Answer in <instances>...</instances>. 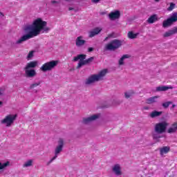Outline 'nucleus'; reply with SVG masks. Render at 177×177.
I'll list each match as a JSON object with an SVG mask.
<instances>
[{"instance_id":"f257e3e1","label":"nucleus","mask_w":177,"mask_h":177,"mask_svg":"<svg viewBox=\"0 0 177 177\" xmlns=\"http://www.w3.org/2000/svg\"><path fill=\"white\" fill-rule=\"evenodd\" d=\"M48 22L42 20L41 18L36 19L29 28L30 31L28 33L23 36V41H28V39L38 37L41 32V34H44V32H49L50 28L46 26Z\"/></svg>"},{"instance_id":"f03ea898","label":"nucleus","mask_w":177,"mask_h":177,"mask_svg":"<svg viewBox=\"0 0 177 177\" xmlns=\"http://www.w3.org/2000/svg\"><path fill=\"white\" fill-rule=\"evenodd\" d=\"M86 59V55L85 54H80L73 57V62H78V60H80L76 67L77 70L81 68L82 66H86V64H90V63H92L95 57H91L87 59Z\"/></svg>"},{"instance_id":"7ed1b4c3","label":"nucleus","mask_w":177,"mask_h":177,"mask_svg":"<svg viewBox=\"0 0 177 177\" xmlns=\"http://www.w3.org/2000/svg\"><path fill=\"white\" fill-rule=\"evenodd\" d=\"M122 46V41L115 39L105 46V50H117Z\"/></svg>"},{"instance_id":"20e7f679","label":"nucleus","mask_w":177,"mask_h":177,"mask_svg":"<svg viewBox=\"0 0 177 177\" xmlns=\"http://www.w3.org/2000/svg\"><path fill=\"white\" fill-rule=\"evenodd\" d=\"M58 63L59 62L56 60L47 62L40 67V70L41 71H43V73H46V71H52V70H53V68L57 66Z\"/></svg>"},{"instance_id":"39448f33","label":"nucleus","mask_w":177,"mask_h":177,"mask_svg":"<svg viewBox=\"0 0 177 177\" xmlns=\"http://www.w3.org/2000/svg\"><path fill=\"white\" fill-rule=\"evenodd\" d=\"M169 125V123L167 121L160 122L155 124L154 131L156 133H165Z\"/></svg>"},{"instance_id":"423d86ee","label":"nucleus","mask_w":177,"mask_h":177,"mask_svg":"<svg viewBox=\"0 0 177 177\" xmlns=\"http://www.w3.org/2000/svg\"><path fill=\"white\" fill-rule=\"evenodd\" d=\"M16 118H17V114L7 115L5 118L1 120V124H6V127H12L15 121H16Z\"/></svg>"},{"instance_id":"0eeeda50","label":"nucleus","mask_w":177,"mask_h":177,"mask_svg":"<svg viewBox=\"0 0 177 177\" xmlns=\"http://www.w3.org/2000/svg\"><path fill=\"white\" fill-rule=\"evenodd\" d=\"M177 21V12H174L171 17L167 19V20L163 21L162 27L164 28H167V27H171L174 23H176Z\"/></svg>"},{"instance_id":"6e6552de","label":"nucleus","mask_w":177,"mask_h":177,"mask_svg":"<svg viewBox=\"0 0 177 177\" xmlns=\"http://www.w3.org/2000/svg\"><path fill=\"white\" fill-rule=\"evenodd\" d=\"M58 143H59V145L55 149V156L52 158L49 163L53 162V160H56V158H57V154H59L60 151L63 150V146L64 145V141L63 140V139H59Z\"/></svg>"},{"instance_id":"1a4fd4ad","label":"nucleus","mask_w":177,"mask_h":177,"mask_svg":"<svg viewBox=\"0 0 177 177\" xmlns=\"http://www.w3.org/2000/svg\"><path fill=\"white\" fill-rule=\"evenodd\" d=\"M37 75V71L35 69H25V76L26 78H34Z\"/></svg>"},{"instance_id":"9d476101","label":"nucleus","mask_w":177,"mask_h":177,"mask_svg":"<svg viewBox=\"0 0 177 177\" xmlns=\"http://www.w3.org/2000/svg\"><path fill=\"white\" fill-rule=\"evenodd\" d=\"M109 17L111 20H117V19H120V17H121V12H120V10L111 12L109 13Z\"/></svg>"},{"instance_id":"9b49d317","label":"nucleus","mask_w":177,"mask_h":177,"mask_svg":"<svg viewBox=\"0 0 177 177\" xmlns=\"http://www.w3.org/2000/svg\"><path fill=\"white\" fill-rule=\"evenodd\" d=\"M84 37L82 36H79L77 37L75 40V45L77 48H81V46H84V44H86V41L83 39Z\"/></svg>"},{"instance_id":"f8f14e48","label":"nucleus","mask_w":177,"mask_h":177,"mask_svg":"<svg viewBox=\"0 0 177 177\" xmlns=\"http://www.w3.org/2000/svg\"><path fill=\"white\" fill-rule=\"evenodd\" d=\"M99 118V115H93L88 118L83 119V124H89V122H92V121H95V120H97Z\"/></svg>"},{"instance_id":"ddd939ff","label":"nucleus","mask_w":177,"mask_h":177,"mask_svg":"<svg viewBox=\"0 0 177 177\" xmlns=\"http://www.w3.org/2000/svg\"><path fill=\"white\" fill-rule=\"evenodd\" d=\"M97 81L99 80L96 75H93L86 80L85 84L86 85H91V84H93V82H97Z\"/></svg>"},{"instance_id":"4468645a","label":"nucleus","mask_w":177,"mask_h":177,"mask_svg":"<svg viewBox=\"0 0 177 177\" xmlns=\"http://www.w3.org/2000/svg\"><path fill=\"white\" fill-rule=\"evenodd\" d=\"M38 66V62L37 61H32L27 64L25 67V70H30V68H35Z\"/></svg>"},{"instance_id":"2eb2a0df","label":"nucleus","mask_w":177,"mask_h":177,"mask_svg":"<svg viewBox=\"0 0 177 177\" xmlns=\"http://www.w3.org/2000/svg\"><path fill=\"white\" fill-rule=\"evenodd\" d=\"M107 69H103L100 71L98 74L95 75V77H97V80H98V81H100V80H103V77H104L106 74H107Z\"/></svg>"},{"instance_id":"dca6fc26","label":"nucleus","mask_w":177,"mask_h":177,"mask_svg":"<svg viewBox=\"0 0 177 177\" xmlns=\"http://www.w3.org/2000/svg\"><path fill=\"white\" fill-rule=\"evenodd\" d=\"M177 131V122L173 123L167 130V133H175Z\"/></svg>"},{"instance_id":"f3484780","label":"nucleus","mask_w":177,"mask_h":177,"mask_svg":"<svg viewBox=\"0 0 177 177\" xmlns=\"http://www.w3.org/2000/svg\"><path fill=\"white\" fill-rule=\"evenodd\" d=\"M160 96H153L147 99L146 102L147 104H153V103H156L157 100Z\"/></svg>"},{"instance_id":"a211bd4d","label":"nucleus","mask_w":177,"mask_h":177,"mask_svg":"<svg viewBox=\"0 0 177 177\" xmlns=\"http://www.w3.org/2000/svg\"><path fill=\"white\" fill-rule=\"evenodd\" d=\"M100 31H102V29H100L99 28H95L93 31L89 32L90 38H93V37H95V35H97V34H99V32H100Z\"/></svg>"},{"instance_id":"6ab92c4d","label":"nucleus","mask_w":177,"mask_h":177,"mask_svg":"<svg viewBox=\"0 0 177 177\" xmlns=\"http://www.w3.org/2000/svg\"><path fill=\"white\" fill-rule=\"evenodd\" d=\"M169 150H171V148H169V147H163L162 148H160V156H164V154L169 153Z\"/></svg>"},{"instance_id":"aec40b11","label":"nucleus","mask_w":177,"mask_h":177,"mask_svg":"<svg viewBox=\"0 0 177 177\" xmlns=\"http://www.w3.org/2000/svg\"><path fill=\"white\" fill-rule=\"evenodd\" d=\"M113 171L115 174V175H121V167H120V165H115L113 168Z\"/></svg>"},{"instance_id":"412c9836","label":"nucleus","mask_w":177,"mask_h":177,"mask_svg":"<svg viewBox=\"0 0 177 177\" xmlns=\"http://www.w3.org/2000/svg\"><path fill=\"white\" fill-rule=\"evenodd\" d=\"M168 89H172V86H162L156 88V91L158 92H164L165 91H168Z\"/></svg>"},{"instance_id":"4be33fe9","label":"nucleus","mask_w":177,"mask_h":177,"mask_svg":"<svg viewBox=\"0 0 177 177\" xmlns=\"http://www.w3.org/2000/svg\"><path fill=\"white\" fill-rule=\"evenodd\" d=\"M161 114H162V111H153L150 113L149 117L151 118H156V117H160Z\"/></svg>"},{"instance_id":"5701e85b","label":"nucleus","mask_w":177,"mask_h":177,"mask_svg":"<svg viewBox=\"0 0 177 177\" xmlns=\"http://www.w3.org/2000/svg\"><path fill=\"white\" fill-rule=\"evenodd\" d=\"M138 35H139V33H133V31H129L127 33V37L129 39H135L138 37Z\"/></svg>"},{"instance_id":"b1692460","label":"nucleus","mask_w":177,"mask_h":177,"mask_svg":"<svg viewBox=\"0 0 177 177\" xmlns=\"http://www.w3.org/2000/svg\"><path fill=\"white\" fill-rule=\"evenodd\" d=\"M147 23L149 24H153L155 21H157V15H151L147 20Z\"/></svg>"},{"instance_id":"393cba45","label":"nucleus","mask_w":177,"mask_h":177,"mask_svg":"<svg viewBox=\"0 0 177 177\" xmlns=\"http://www.w3.org/2000/svg\"><path fill=\"white\" fill-rule=\"evenodd\" d=\"M172 35H175L172 29L168 30L167 32H165L163 35L164 38H168V37H171Z\"/></svg>"},{"instance_id":"a878e982","label":"nucleus","mask_w":177,"mask_h":177,"mask_svg":"<svg viewBox=\"0 0 177 177\" xmlns=\"http://www.w3.org/2000/svg\"><path fill=\"white\" fill-rule=\"evenodd\" d=\"M129 55H124L119 60V64L120 66H122L124 64V59H129Z\"/></svg>"},{"instance_id":"bb28decb","label":"nucleus","mask_w":177,"mask_h":177,"mask_svg":"<svg viewBox=\"0 0 177 177\" xmlns=\"http://www.w3.org/2000/svg\"><path fill=\"white\" fill-rule=\"evenodd\" d=\"M152 138L154 140H158V139H160V138H162V137H161V136H160V133H153Z\"/></svg>"},{"instance_id":"cd10ccee","label":"nucleus","mask_w":177,"mask_h":177,"mask_svg":"<svg viewBox=\"0 0 177 177\" xmlns=\"http://www.w3.org/2000/svg\"><path fill=\"white\" fill-rule=\"evenodd\" d=\"M169 104H172V102H166L162 103V106L164 109H168L169 107Z\"/></svg>"},{"instance_id":"c85d7f7f","label":"nucleus","mask_w":177,"mask_h":177,"mask_svg":"<svg viewBox=\"0 0 177 177\" xmlns=\"http://www.w3.org/2000/svg\"><path fill=\"white\" fill-rule=\"evenodd\" d=\"M32 165V160H29L24 164V167H31Z\"/></svg>"},{"instance_id":"c756f323","label":"nucleus","mask_w":177,"mask_h":177,"mask_svg":"<svg viewBox=\"0 0 177 177\" xmlns=\"http://www.w3.org/2000/svg\"><path fill=\"white\" fill-rule=\"evenodd\" d=\"M8 165H9V162H6L3 164L0 162V169H3V168H6Z\"/></svg>"},{"instance_id":"7c9ffc66","label":"nucleus","mask_w":177,"mask_h":177,"mask_svg":"<svg viewBox=\"0 0 177 177\" xmlns=\"http://www.w3.org/2000/svg\"><path fill=\"white\" fill-rule=\"evenodd\" d=\"M174 9H175V3H170V6L169 7L167 8V10L169 12H171L172 10H174Z\"/></svg>"},{"instance_id":"2f4dec72","label":"nucleus","mask_w":177,"mask_h":177,"mask_svg":"<svg viewBox=\"0 0 177 177\" xmlns=\"http://www.w3.org/2000/svg\"><path fill=\"white\" fill-rule=\"evenodd\" d=\"M32 57H34V51L31 50L29 52L27 56V59L30 60V59H32Z\"/></svg>"},{"instance_id":"473e14b6","label":"nucleus","mask_w":177,"mask_h":177,"mask_svg":"<svg viewBox=\"0 0 177 177\" xmlns=\"http://www.w3.org/2000/svg\"><path fill=\"white\" fill-rule=\"evenodd\" d=\"M39 85H41V82H39L38 83H34L31 84L30 88V89H34V88H37V86H39Z\"/></svg>"},{"instance_id":"72a5a7b5","label":"nucleus","mask_w":177,"mask_h":177,"mask_svg":"<svg viewBox=\"0 0 177 177\" xmlns=\"http://www.w3.org/2000/svg\"><path fill=\"white\" fill-rule=\"evenodd\" d=\"M132 95H133V91L124 93V96H125L126 99H129V97L132 96Z\"/></svg>"},{"instance_id":"f704fd0d","label":"nucleus","mask_w":177,"mask_h":177,"mask_svg":"<svg viewBox=\"0 0 177 177\" xmlns=\"http://www.w3.org/2000/svg\"><path fill=\"white\" fill-rule=\"evenodd\" d=\"M23 42V36L20 37V39L17 41V44H21Z\"/></svg>"},{"instance_id":"c9c22d12","label":"nucleus","mask_w":177,"mask_h":177,"mask_svg":"<svg viewBox=\"0 0 177 177\" xmlns=\"http://www.w3.org/2000/svg\"><path fill=\"white\" fill-rule=\"evenodd\" d=\"M171 30L173 31V33L175 35V34H177V26L176 27H174V28L171 29Z\"/></svg>"},{"instance_id":"e433bc0d","label":"nucleus","mask_w":177,"mask_h":177,"mask_svg":"<svg viewBox=\"0 0 177 177\" xmlns=\"http://www.w3.org/2000/svg\"><path fill=\"white\" fill-rule=\"evenodd\" d=\"M91 2L93 3H99V2H100V0H91Z\"/></svg>"},{"instance_id":"4c0bfd02","label":"nucleus","mask_w":177,"mask_h":177,"mask_svg":"<svg viewBox=\"0 0 177 177\" xmlns=\"http://www.w3.org/2000/svg\"><path fill=\"white\" fill-rule=\"evenodd\" d=\"M88 52L91 53V52H93V48L90 47L88 48Z\"/></svg>"},{"instance_id":"58836bf2","label":"nucleus","mask_w":177,"mask_h":177,"mask_svg":"<svg viewBox=\"0 0 177 177\" xmlns=\"http://www.w3.org/2000/svg\"><path fill=\"white\" fill-rule=\"evenodd\" d=\"M3 95V90L2 88H0V96H2Z\"/></svg>"},{"instance_id":"ea45409f","label":"nucleus","mask_w":177,"mask_h":177,"mask_svg":"<svg viewBox=\"0 0 177 177\" xmlns=\"http://www.w3.org/2000/svg\"><path fill=\"white\" fill-rule=\"evenodd\" d=\"M51 3H52L53 4H55V3H57V1H52Z\"/></svg>"},{"instance_id":"a19ab883","label":"nucleus","mask_w":177,"mask_h":177,"mask_svg":"<svg viewBox=\"0 0 177 177\" xmlns=\"http://www.w3.org/2000/svg\"><path fill=\"white\" fill-rule=\"evenodd\" d=\"M68 10H74V8H73L70 7V8H68Z\"/></svg>"},{"instance_id":"79ce46f5","label":"nucleus","mask_w":177,"mask_h":177,"mask_svg":"<svg viewBox=\"0 0 177 177\" xmlns=\"http://www.w3.org/2000/svg\"><path fill=\"white\" fill-rule=\"evenodd\" d=\"M144 110H149V107L145 106V107H144Z\"/></svg>"},{"instance_id":"37998d69","label":"nucleus","mask_w":177,"mask_h":177,"mask_svg":"<svg viewBox=\"0 0 177 177\" xmlns=\"http://www.w3.org/2000/svg\"><path fill=\"white\" fill-rule=\"evenodd\" d=\"M3 104V102L2 101H0V106H2Z\"/></svg>"},{"instance_id":"c03bdc74","label":"nucleus","mask_w":177,"mask_h":177,"mask_svg":"<svg viewBox=\"0 0 177 177\" xmlns=\"http://www.w3.org/2000/svg\"><path fill=\"white\" fill-rule=\"evenodd\" d=\"M155 2H160V0H155Z\"/></svg>"},{"instance_id":"a18cd8bd","label":"nucleus","mask_w":177,"mask_h":177,"mask_svg":"<svg viewBox=\"0 0 177 177\" xmlns=\"http://www.w3.org/2000/svg\"><path fill=\"white\" fill-rule=\"evenodd\" d=\"M107 38H108V37H106V38H105V41L107 40Z\"/></svg>"},{"instance_id":"49530a36","label":"nucleus","mask_w":177,"mask_h":177,"mask_svg":"<svg viewBox=\"0 0 177 177\" xmlns=\"http://www.w3.org/2000/svg\"><path fill=\"white\" fill-rule=\"evenodd\" d=\"M67 1H71V0H66Z\"/></svg>"},{"instance_id":"de8ad7c7","label":"nucleus","mask_w":177,"mask_h":177,"mask_svg":"<svg viewBox=\"0 0 177 177\" xmlns=\"http://www.w3.org/2000/svg\"><path fill=\"white\" fill-rule=\"evenodd\" d=\"M173 107H175V105H173Z\"/></svg>"}]
</instances>
